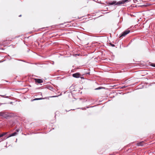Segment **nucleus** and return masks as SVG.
Returning <instances> with one entry per match:
<instances>
[{
  "mask_svg": "<svg viewBox=\"0 0 155 155\" xmlns=\"http://www.w3.org/2000/svg\"><path fill=\"white\" fill-rule=\"evenodd\" d=\"M128 0H123L122 1L118 2L116 4V2L115 1H113L112 2L110 3V4L111 5L114 4L120 5V4H124V3L127 2Z\"/></svg>",
  "mask_w": 155,
  "mask_h": 155,
  "instance_id": "nucleus-2",
  "label": "nucleus"
},
{
  "mask_svg": "<svg viewBox=\"0 0 155 155\" xmlns=\"http://www.w3.org/2000/svg\"><path fill=\"white\" fill-rule=\"evenodd\" d=\"M5 134H6V133H4L3 134H0V137H2L4 135H5Z\"/></svg>",
  "mask_w": 155,
  "mask_h": 155,
  "instance_id": "nucleus-8",
  "label": "nucleus"
},
{
  "mask_svg": "<svg viewBox=\"0 0 155 155\" xmlns=\"http://www.w3.org/2000/svg\"><path fill=\"white\" fill-rule=\"evenodd\" d=\"M41 99H42V98H36L34 99L33 100L35 101V100H41Z\"/></svg>",
  "mask_w": 155,
  "mask_h": 155,
  "instance_id": "nucleus-9",
  "label": "nucleus"
},
{
  "mask_svg": "<svg viewBox=\"0 0 155 155\" xmlns=\"http://www.w3.org/2000/svg\"><path fill=\"white\" fill-rule=\"evenodd\" d=\"M150 66L153 67H155V64L152 63L150 64Z\"/></svg>",
  "mask_w": 155,
  "mask_h": 155,
  "instance_id": "nucleus-10",
  "label": "nucleus"
},
{
  "mask_svg": "<svg viewBox=\"0 0 155 155\" xmlns=\"http://www.w3.org/2000/svg\"><path fill=\"white\" fill-rule=\"evenodd\" d=\"M0 116L5 118H7L10 116V115L7 112H0Z\"/></svg>",
  "mask_w": 155,
  "mask_h": 155,
  "instance_id": "nucleus-1",
  "label": "nucleus"
},
{
  "mask_svg": "<svg viewBox=\"0 0 155 155\" xmlns=\"http://www.w3.org/2000/svg\"><path fill=\"white\" fill-rule=\"evenodd\" d=\"M35 81L36 82H37L39 84L42 83L43 82L42 80L40 79H35Z\"/></svg>",
  "mask_w": 155,
  "mask_h": 155,
  "instance_id": "nucleus-5",
  "label": "nucleus"
},
{
  "mask_svg": "<svg viewBox=\"0 0 155 155\" xmlns=\"http://www.w3.org/2000/svg\"><path fill=\"white\" fill-rule=\"evenodd\" d=\"M57 97V96H53V97Z\"/></svg>",
  "mask_w": 155,
  "mask_h": 155,
  "instance_id": "nucleus-15",
  "label": "nucleus"
},
{
  "mask_svg": "<svg viewBox=\"0 0 155 155\" xmlns=\"http://www.w3.org/2000/svg\"><path fill=\"white\" fill-rule=\"evenodd\" d=\"M3 140V139H0V142L1 141H2V140Z\"/></svg>",
  "mask_w": 155,
  "mask_h": 155,
  "instance_id": "nucleus-14",
  "label": "nucleus"
},
{
  "mask_svg": "<svg viewBox=\"0 0 155 155\" xmlns=\"http://www.w3.org/2000/svg\"><path fill=\"white\" fill-rule=\"evenodd\" d=\"M130 32V31L129 30H126L122 33L121 35L120 36V37L122 36H125L126 35L128 34Z\"/></svg>",
  "mask_w": 155,
  "mask_h": 155,
  "instance_id": "nucleus-3",
  "label": "nucleus"
},
{
  "mask_svg": "<svg viewBox=\"0 0 155 155\" xmlns=\"http://www.w3.org/2000/svg\"><path fill=\"white\" fill-rule=\"evenodd\" d=\"M143 141L137 143V145L138 146H143Z\"/></svg>",
  "mask_w": 155,
  "mask_h": 155,
  "instance_id": "nucleus-7",
  "label": "nucleus"
},
{
  "mask_svg": "<svg viewBox=\"0 0 155 155\" xmlns=\"http://www.w3.org/2000/svg\"><path fill=\"white\" fill-rule=\"evenodd\" d=\"M17 134V132H15L14 133H13L11 134L9 136H8V137H7L6 138L4 139H5L7 138H8L9 137H11L15 136Z\"/></svg>",
  "mask_w": 155,
  "mask_h": 155,
  "instance_id": "nucleus-6",
  "label": "nucleus"
},
{
  "mask_svg": "<svg viewBox=\"0 0 155 155\" xmlns=\"http://www.w3.org/2000/svg\"><path fill=\"white\" fill-rule=\"evenodd\" d=\"M73 76L74 78H78L80 77V74L78 73H76L73 74Z\"/></svg>",
  "mask_w": 155,
  "mask_h": 155,
  "instance_id": "nucleus-4",
  "label": "nucleus"
},
{
  "mask_svg": "<svg viewBox=\"0 0 155 155\" xmlns=\"http://www.w3.org/2000/svg\"><path fill=\"white\" fill-rule=\"evenodd\" d=\"M19 129H17V132H18V131H19Z\"/></svg>",
  "mask_w": 155,
  "mask_h": 155,
  "instance_id": "nucleus-13",
  "label": "nucleus"
},
{
  "mask_svg": "<svg viewBox=\"0 0 155 155\" xmlns=\"http://www.w3.org/2000/svg\"><path fill=\"white\" fill-rule=\"evenodd\" d=\"M101 88H100V87H98V88H96L95 89V90H98V89H100Z\"/></svg>",
  "mask_w": 155,
  "mask_h": 155,
  "instance_id": "nucleus-12",
  "label": "nucleus"
},
{
  "mask_svg": "<svg viewBox=\"0 0 155 155\" xmlns=\"http://www.w3.org/2000/svg\"><path fill=\"white\" fill-rule=\"evenodd\" d=\"M110 45L112 47H114L115 46L114 45V44H110Z\"/></svg>",
  "mask_w": 155,
  "mask_h": 155,
  "instance_id": "nucleus-11",
  "label": "nucleus"
},
{
  "mask_svg": "<svg viewBox=\"0 0 155 155\" xmlns=\"http://www.w3.org/2000/svg\"><path fill=\"white\" fill-rule=\"evenodd\" d=\"M21 15H20L19 16V17H21Z\"/></svg>",
  "mask_w": 155,
  "mask_h": 155,
  "instance_id": "nucleus-16",
  "label": "nucleus"
}]
</instances>
